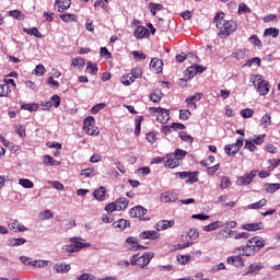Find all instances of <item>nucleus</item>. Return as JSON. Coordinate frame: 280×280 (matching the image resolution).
Masks as SVG:
<instances>
[{"instance_id":"16","label":"nucleus","mask_w":280,"mask_h":280,"mask_svg":"<svg viewBox=\"0 0 280 280\" xmlns=\"http://www.w3.org/2000/svg\"><path fill=\"white\" fill-rule=\"evenodd\" d=\"M174 224V220H161L156 223L155 229L156 231H167V229H172Z\"/></svg>"},{"instance_id":"5","label":"nucleus","mask_w":280,"mask_h":280,"mask_svg":"<svg viewBox=\"0 0 280 280\" xmlns=\"http://www.w3.org/2000/svg\"><path fill=\"white\" fill-rule=\"evenodd\" d=\"M258 173H259L258 170H253L243 176H238L236 178V185L238 187H246V186L250 185V183H253V179L257 176Z\"/></svg>"},{"instance_id":"46","label":"nucleus","mask_w":280,"mask_h":280,"mask_svg":"<svg viewBox=\"0 0 280 280\" xmlns=\"http://www.w3.org/2000/svg\"><path fill=\"white\" fill-rule=\"evenodd\" d=\"M250 12H253L250 9H249V7H248V4H246V3H244V2H241L240 4H238V14H250Z\"/></svg>"},{"instance_id":"57","label":"nucleus","mask_w":280,"mask_h":280,"mask_svg":"<svg viewBox=\"0 0 280 280\" xmlns=\"http://www.w3.org/2000/svg\"><path fill=\"white\" fill-rule=\"evenodd\" d=\"M61 250L63 253H78V250L75 249V245L73 243H71L69 245H63L61 247Z\"/></svg>"},{"instance_id":"54","label":"nucleus","mask_w":280,"mask_h":280,"mask_svg":"<svg viewBox=\"0 0 280 280\" xmlns=\"http://www.w3.org/2000/svg\"><path fill=\"white\" fill-rule=\"evenodd\" d=\"M173 154L176 156L177 161L180 162L185 156H187V151L182 149H176Z\"/></svg>"},{"instance_id":"22","label":"nucleus","mask_w":280,"mask_h":280,"mask_svg":"<svg viewBox=\"0 0 280 280\" xmlns=\"http://www.w3.org/2000/svg\"><path fill=\"white\" fill-rule=\"evenodd\" d=\"M113 226L117 229V231H126V229L130 226V221L126 219H119L118 221L113 223Z\"/></svg>"},{"instance_id":"11","label":"nucleus","mask_w":280,"mask_h":280,"mask_svg":"<svg viewBox=\"0 0 280 280\" xmlns=\"http://www.w3.org/2000/svg\"><path fill=\"white\" fill-rule=\"evenodd\" d=\"M248 244L253 245L256 253H259V249L266 246V241L261 236H254L248 240Z\"/></svg>"},{"instance_id":"39","label":"nucleus","mask_w":280,"mask_h":280,"mask_svg":"<svg viewBox=\"0 0 280 280\" xmlns=\"http://www.w3.org/2000/svg\"><path fill=\"white\" fill-rule=\"evenodd\" d=\"M266 205H268V200L260 199L259 201L249 205L248 209H261V207H266Z\"/></svg>"},{"instance_id":"35","label":"nucleus","mask_w":280,"mask_h":280,"mask_svg":"<svg viewBox=\"0 0 280 280\" xmlns=\"http://www.w3.org/2000/svg\"><path fill=\"white\" fill-rule=\"evenodd\" d=\"M264 36H271L272 38H277L279 36V30L275 27L266 28Z\"/></svg>"},{"instance_id":"20","label":"nucleus","mask_w":280,"mask_h":280,"mask_svg":"<svg viewBox=\"0 0 280 280\" xmlns=\"http://www.w3.org/2000/svg\"><path fill=\"white\" fill-rule=\"evenodd\" d=\"M228 264L236 268H244V258H242V256H230L228 257Z\"/></svg>"},{"instance_id":"47","label":"nucleus","mask_w":280,"mask_h":280,"mask_svg":"<svg viewBox=\"0 0 280 280\" xmlns=\"http://www.w3.org/2000/svg\"><path fill=\"white\" fill-rule=\"evenodd\" d=\"M81 176L84 178H93L95 176V168H84L81 171Z\"/></svg>"},{"instance_id":"45","label":"nucleus","mask_w":280,"mask_h":280,"mask_svg":"<svg viewBox=\"0 0 280 280\" xmlns=\"http://www.w3.org/2000/svg\"><path fill=\"white\" fill-rule=\"evenodd\" d=\"M10 86L8 84H0V97H8V95H10Z\"/></svg>"},{"instance_id":"62","label":"nucleus","mask_w":280,"mask_h":280,"mask_svg":"<svg viewBox=\"0 0 280 280\" xmlns=\"http://www.w3.org/2000/svg\"><path fill=\"white\" fill-rule=\"evenodd\" d=\"M77 280H95V276L86 272V273H82L79 277H77Z\"/></svg>"},{"instance_id":"63","label":"nucleus","mask_w":280,"mask_h":280,"mask_svg":"<svg viewBox=\"0 0 280 280\" xmlns=\"http://www.w3.org/2000/svg\"><path fill=\"white\" fill-rule=\"evenodd\" d=\"M44 165H56V160L51 155H44Z\"/></svg>"},{"instance_id":"13","label":"nucleus","mask_w":280,"mask_h":280,"mask_svg":"<svg viewBox=\"0 0 280 280\" xmlns=\"http://www.w3.org/2000/svg\"><path fill=\"white\" fill-rule=\"evenodd\" d=\"M140 240H159L161 237V234L154 230H148L143 231L139 235Z\"/></svg>"},{"instance_id":"12","label":"nucleus","mask_w":280,"mask_h":280,"mask_svg":"<svg viewBox=\"0 0 280 280\" xmlns=\"http://www.w3.org/2000/svg\"><path fill=\"white\" fill-rule=\"evenodd\" d=\"M84 240L80 237H71L70 238V244H74V248L77 249V253L79 250H82V248H91V243H83Z\"/></svg>"},{"instance_id":"7","label":"nucleus","mask_w":280,"mask_h":280,"mask_svg":"<svg viewBox=\"0 0 280 280\" xmlns=\"http://www.w3.org/2000/svg\"><path fill=\"white\" fill-rule=\"evenodd\" d=\"M145 213H148V210L142 206H136L129 211L130 218H139V220L142 221L149 220L148 218H145Z\"/></svg>"},{"instance_id":"21","label":"nucleus","mask_w":280,"mask_h":280,"mask_svg":"<svg viewBox=\"0 0 280 280\" xmlns=\"http://www.w3.org/2000/svg\"><path fill=\"white\" fill-rule=\"evenodd\" d=\"M161 202H176L178 195L176 192H163L160 197Z\"/></svg>"},{"instance_id":"30","label":"nucleus","mask_w":280,"mask_h":280,"mask_svg":"<svg viewBox=\"0 0 280 280\" xmlns=\"http://www.w3.org/2000/svg\"><path fill=\"white\" fill-rule=\"evenodd\" d=\"M222 226V221H214L206 226H203V231L211 232L215 231V229H220Z\"/></svg>"},{"instance_id":"44","label":"nucleus","mask_w":280,"mask_h":280,"mask_svg":"<svg viewBox=\"0 0 280 280\" xmlns=\"http://www.w3.org/2000/svg\"><path fill=\"white\" fill-rule=\"evenodd\" d=\"M9 16H13V19H16L18 21H23V19H25V14L19 10L9 11Z\"/></svg>"},{"instance_id":"37","label":"nucleus","mask_w":280,"mask_h":280,"mask_svg":"<svg viewBox=\"0 0 280 280\" xmlns=\"http://www.w3.org/2000/svg\"><path fill=\"white\" fill-rule=\"evenodd\" d=\"M131 55L133 56L136 62H141V60H145V58H148L145 52H141L137 50L131 51Z\"/></svg>"},{"instance_id":"3","label":"nucleus","mask_w":280,"mask_h":280,"mask_svg":"<svg viewBox=\"0 0 280 280\" xmlns=\"http://www.w3.org/2000/svg\"><path fill=\"white\" fill-rule=\"evenodd\" d=\"M152 255L151 253H144L143 255L139 256V254H136L131 256L130 264L131 266H140V268H145L150 261H152Z\"/></svg>"},{"instance_id":"58","label":"nucleus","mask_w":280,"mask_h":280,"mask_svg":"<svg viewBox=\"0 0 280 280\" xmlns=\"http://www.w3.org/2000/svg\"><path fill=\"white\" fill-rule=\"evenodd\" d=\"M142 122H143V116H140L138 119H136V129H135L136 136L141 135V124Z\"/></svg>"},{"instance_id":"43","label":"nucleus","mask_w":280,"mask_h":280,"mask_svg":"<svg viewBox=\"0 0 280 280\" xmlns=\"http://www.w3.org/2000/svg\"><path fill=\"white\" fill-rule=\"evenodd\" d=\"M196 75H198V73L196 72L195 66L188 67L186 70L187 80H192V78H196Z\"/></svg>"},{"instance_id":"36","label":"nucleus","mask_w":280,"mask_h":280,"mask_svg":"<svg viewBox=\"0 0 280 280\" xmlns=\"http://www.w3.org/2000/svg\"><path fill=\"white\" fill-rule=\"evenodd\" d=\"M150 101L153 102L154 104H159V102H161V91L160 90H154L150 94Z\"/></svg>"},{"instance_id":"27","label":"nucleus","mask_w":280,"mask_h":280,"mask_svg":"<svg viewBox=\"0 0 280 280\" xmlns=\"http://www.w3.org/2000/svg\"><path fill=\"white\" fill-rule=\"evenodd\" d=\"M243 250V255H245V257H253V255H255L257 252L254 249L253 244L250 245V243H247L246 246H244L242 248Z\"/></svg>"},{"instance_id":"41","label":"nucleus","mask_w":280,"mask_h":280,"mask_svg":"<svg viewBox=\"0 0 280 280\" xmlns=\"http://www.w3.org/2000/svg\"><path fill=\"white\" fill-rule=\"evenodd\" d=\"M59 19H61L63 23H70V21H74L75 19H78V16H75V14L65 13V14H60Z\"/></svg>"},{"instance_id":"32","label":"nucleus","mask_w":280,"mask_h":280,"mask_svg":"<svg viewBox=\"0 0 280 280\" xmlns=\"http://www.w3.org/2000/svg\"><path fill=\"white\" fill-rule=\"evenodd\" d=\"M86 69L91 75H97V71H100L97 63H93L92 61L86 62Z\"/></svg>"},{"instance_id":"60","label":"nucleus","mask_w":280,"mask_h":280,"mask_svg":"<svg viewBox=\"0 0 280 280\" xmlns=\"http://www.w3.org/2000/svg\"><path fill=\"white\" fill-rule=\"evenodd\" d=\"M234 58L236 60H243V58H246V49H238L234 52Z\"/></svg>"},{"instance_id":"6","label":"nucleus","mask_w":280,"mask_h":280,"mask_svg":"<svg viewBox=\"0 0 280 280\" xmlns=\"http://www.w3.org/2000/svg\"><path fill=\"white\" fill-rule=\"evenodd\" d=\"M244 145V138H238L235 143L225 145V154L228 156H235L240 149Z\"/></svg>"},{"instance_id":"61","label":"nucleus","mask_w":280,"mask_h":280,"mask_svg":"<svg viewBox=\"0 0 280 280\" xmlns=\"http://www.w3.org/2000/svg\"><path fill=\"white\" fill-rule=\"evenodd\" d=\"M15 132L16 135H19V137H25L26 132H25V126L23 125H16L15 127Z\"/></svg>"},{"instance_id":"59","label":"nucleus","mask_w":280,"mask_h":280,"mask_svg":"<svg viewBox=\"0 0 280 280\" xmlns=\"http://www.w3.org/2000/svg\"><path fill=\"white\" fill-rule=\"evenodd\" d=\"M221 189H228L231 187V179L228 176H223L220 184Z\"/></svg>"},{"instance_id":"53","label":"nucleus","mask_w":280,"mask_h":280,"mask_svg":"<svg viewBox=\"0 0 280 280\" xmlns=\"http://www.w3.org/2000/svg\"><path fill=\"white\" fill-rule=\"evenodd\" d=\"M191 56H194V54L189 52L188 55L185 52H182L179 55H176L175 60L176 62H185V60H187V58H191Z\"/></svg>"},{"instance_id":"51","label":"nucleus","mask_w":280,"mask_h":280,"mask_svg":"<svg viewBox=\"0 0 280 280\" xmlns=\"http://www.w3.org/2000/svg\"><path fill=\"white\" fill-rule=\"evenodd\" d=\"M191 117V112L189 109H180L179 110V119L183 121H187Z\"/></svg>"},{"instance_id":"25","label":"nucleus","mask_w":280,"mask_h":280,"mask_svg":"<svg viewBox=\"0 0 280 280\" xmlns=\"http://www.w3.org/2000/svg\"><path fill=\"white\" fill-rule=\"evenodd\" d=\"M170 119V110L162 108L161 113L156 117V121L160 124H166Z\"/></svg>"},{"instance_id":"55","label":"nucleus","mask_w":280,"mask_h":280,"mask_svg":"<svg viewBox=\"0 0 280 280\" xmlns=\"http://www.w3.org/2000/svg\"><path fill=\"white\" fill-rule=\"evenodd\" d=\"M21 108L23 110H30V113L34 112V110H38V104L33 103V104H24L21 106Z\"/></svg>"},{"instance_id":"26","label":"nucleus","mask_w":280,"mask_h":280,"mask_svg":"<svg viewBox=\"0 0 280 280\" xmlns=\"http://www.w3.org/2000/svg\"><path fill=\"white\" fill-rule=\"evenodd\" d=\"M115 202L118 211H125V209H128V203L130 201L126 197H120Z\"/></svg>"},{"instance_id":"49","label":"nucleus","mask_w":280,"mask_h":280,"mask_svg":"<svg viewBox=\"0 0 280 280\" xmlns=\"http://www.w3.org/2000/svg\"><path fill=\"white\" fill-rule=\"evenodd\" d=\"M254 115H255V110L250 108H245L241 110V116L243 117V119H250V117H253Z\"/></svg>"},{"instance_id":"19","label":"nucleus","mask_w":280,"mask_h":280,"mask_svg":"<svg viewBox=\"0 0 280 280\" xmlns=\"http://www.w3.org/2000/svg\"><path fill=\"white\" fill-rule=\"evenodd\" d=\"M264 270V262H254L248 267L246 275H259Z\"/></svg>"},{"instance_id":"17","label":"nucleus","mask_w":280,"mask_h":280,"mask_svg":"<svg viewBox=\"0 0 280 280\" xmlns=\"http://www.w3.org/2000/svg\"><path fill=\"white\" fill-rule=\"evenodd\" d=\"M55 8L58 12H65L71 8V0H56Z\"/></svg>"},{"instance_id":"56","label":"nucleus","mask_w":280,"mask_h":280,"mask_svg":"<svg viewBox=\"0 0 280 280\" xmlns=\"http://www.w3.org/2000/svg\"><path fill=\"white\" fill-rule=\"evenodd\" d=\"M199 236L200 233L198 232V229H190L187 232V237H189L190 240H198Z\"/></svg>"},{"instance_id":"34","label":"nucleus","mask_w":280,"mask_h":280,"mask_svg":"<svg viewBox=\"0 0 280 280\" xmlns=\"http://www.w3.org/2000/svg\"><path fill=\"white\" fill-rule=\"evenodd\" d=\"M25 34H28L30 36H35V38H43V34L38 32L37 27H31V28H24Z\"/></svg>"},{"instance_id":"31","label":"nucleus","mask_w":280,"mask_h":280,"mask_svg":"<svg viewBox=\"0 0 280 280\" xmlns=\"http://www.w3.org/2000/svg\"><path fill=\"white\" fill-rule=\"evenodd\" d=\"M120 82L121 84H124V86H130V84L135 82V78L130 73H128L120 78Z\"/></svg>"},{"instance_id":"50","label":"nucleus","mask_w":280,"mask_h":280,"mask_svg":"<svg viewBox=\"0 0 280 280\" xmlns=\"http://www.w3.org/2000/svg\"><path fill=\"white\" fill-rule=\"evenodd\" d=\"M249 43H252V45H254V47H258L259 49H260V47H262V43L257 35H252L249 37Z\"/></svg>"},{"instance_id":"9","label":"nucleus","mask_w":280,"mask_h":280,"mask_svg":"<svg viewBox=\"0 0 280 280\" xmlns=\"http://www.w3.org/2000/svg\"><path fill=\"white\" fill-rule=\"evenodd\" d=\"M178 165H180V162L174 153L166 154V161L164 162L165 167L174 170V167H178Z\"/></svg>"},{"instance_id":"29","label":"nucleus","mask_w":280,"mask_h":280,"mask_svg":"<svg viewBox=\"0 0 280 280\" xmlns=\"http://www.w3.org/2000/svg\"><path fill=\"white\" fill-rule=\"evenodd\" d=\"M265 190L268 194H275V191H279L280 189V184L279 183H275V184H265Z\"/></svg>"},{"instance_id":"42","label":"nucleus","mask_w":280,"mask_h":280,"mask_svg":"<svg viewBox=\"0 0 280 280\" xmlns=\"http://www.w3.org/2000/svg\"><path fill=\"white\" fill-rule=\"evenodd\" d=\"M129 73L132 75L133 80H140L143 75L141 68H133Z\"/></svg>"},{"instance_id":"1","label":"nucleus","mask_w":280,"mask_h":280,"mask_svg":"<svg viewBox=\"0 0 280 280\" xmlns=\"http://www.w3.org/2000/svg\"><path fill=\"white\" fill-rule=\"evenodd\" d=\"M213 21L219 30L220 38H228V36H231L237 30V23L235 21L224 20V13H217Z\"/></svg>"},{"instance_id":"18","label":"nucleus","mask_w":280,"mask_h":280,"mask_svg":"<svg viewBox=\"0 0 280 280\" xmlns=\"http://www.w3.org/2000/svg\"><path fill=\"white\" fill-rule=\"evenodd\" d=\"M133 36L138 39L148 38V36H150V30L145 28V26H138Z\"/></svg>"},{"instance_id":"28","label":"nucleus","mask_w":280,"mask_h":280,"mask_svg":"<svg viewBox=\"0 0 280 280\" xmlns=\"http://www.w3.org/2000/svg\"><path fill=\"white\" fill-rule=\"evenodd\" d=\"M33 268H47L51 266V261L49 260H33L32 265Z\"/></svg>"},{"instance_id":"15","label":"nucleus","mask_w":280,"mask_h":280,"mask_svg":"<svg viewBox=\"0 0 280 280\" xmlns=\"http://www.w3.org/2000/svg\"><path fill=\"white\" fill-rule=\"evenodd\" d=\"M150 69L154 73H161L163 71V60L156 58L151 59Z\"/></svg>"},{"instance_id":"24","label":"nucleus","mask_w":280,"mask_h":280,"mask_svg":"<svg viewBox=\"0 0 280 280\" xmlns=\"http://www.w3.org/2000/svg\"><path fill=\"white\" fill-rule=\"evenodd\" d=\"M93 196L96 200L101 202L104 201L106 198V187L101 186L98 189L94 190Z\"/></svg>"},{"instance_id":"40","label":"nucleus","mask_w":280,"mask_h":280,"mask_svg":"<svg viewBox=\"0 0 280 280\" xmlns=\"http://www.w3.org/2000/svg\"><path fill=\"white\" fill-rule=\"evenodd\" d=\"M84 65H85V61H84V58L82 57H77L71 62V67H77L78 69H82Z\"/></svg>"},{"instance_id":"2","label":"nucleus","mask_w":280,"mask_h":280,"mask_svg":"<svg viewBox=\"0 0 280 280\" xmlns=\"http://www.w3.org/2000/svg\"><path fill=\"white\" fill-rule=\"evenodd\" d=\"M250 82L253 84V86H257V93H259V95H266L267 93H270V85L268 83V81L264 80V77H261V74H253L250 77Z\"/></svg>"},{"instance_id":"8","label":"nucleus","mask_w":280,"mask_h":280,"mask_svg":"<svg viewBox=\"0 0 280 280\" xmlns=\"http://www.w3.org/2000/svg\"><path fill=\"white\" fill-rule=\"evenodd\" d=\"M126 244H128L129 250H148V246L139 244V241L135 236L127 237Z\"/></svg>"},{"instance_id":"64","label":"nucleus","mask_w":280,"mask_h":280,"mask_svg":"<svg viewBox=\"0 0 280 280\" xmlns=\"http://www.w3.org/2000/svg\"><path fill=\"white\" fill-rule=\"evenodd\" d=\"M45 71H46V69H45V66H43V65H37L35 67V75H38V77L45 75Z\"/></svg>"},{"instance_id":"10","label":"nucleus","mask_w":280,"mask_h":280,"mask_svg":"<svg viewBox=\"0 0 280 280\" xmlns=\"http://www.w3.org/2000/svg\"><path fill=\"white\" fill-rule=\"evenodd\" d=\"M8 226L10 231H14L15 233H25L27 228L19 222V220H10L8 222Z\"/></svg>"},{"instance_id":"23","label":"nucleus","mask_w":280,"mask_h":280,"mask_svg":"<svg viewBox=\"0 0 280 280\" xmlns=\"http://www.w3.org/2000/svg\"><path fill=\"white\" fill-rule=\"evenodd\" d=\"M243 231H261L264 229V223H246L242 225Z\"/></svg>"},{"instance_id":"52","label":"nucleus","mask_w":280,"mask_h":280,"mask_svg":"<svg viewBox=\"0 0 280 280\" xmlns=\"http://www.w3.org/2000/svg\"><path fill=\"white\" fill-rule=\"evenodd\" d=\"M104 108H106V104L98 103L92 107L91 113L92 115H97V113H100V110H104Z\"/></svg>"},{"instance_id":"38","label":"nucleus","mask_w":280,"mask_h":280,"mask_svg":"<svg viewBox=\"0 0 280 280\" xmlns=\"http://www.w3.org/2000/svg\"><path fill=\"white\" fill-rule=\"evenodd\" d=\"M19 185L24 187V189H32L34 187V183L27 178L19 179Z\"/></svg>"},{"instance_id":"33","label":"nucleus","mask_w":280,"mask_h":280,"mask_svg":"<svg viewBox=\"0 0 280 280\" xmlns=\"http://www.w3.org/2000/svg\"><path fill=\"white\" fill-rule=\"evenodd\" d=\"M270 124H272V116H270V114H265L260 118V126H262L264 128H268V126H270Z\"/></svg>"},{"instance_id":"4","label":"nucleus","mask_w":280,"mask_h":280,"mask_svg":"<svg viewBox=\"0 0 280 280\" xmlns=\"http://www.w3.org/2000/svg\"><path fill=\"white\" fill-rule=\"evenodd\" d=\"M83 129L90 137H97V135H100V129L95 126V118L93 116H89L84 119Z\"/></svg>"},{"instance_id":"48","label":"nucleus","mask_w":280,"mask_h":280,"mask_svg":"<svg viewBox=\"0 0 280 280\" xmlns=\"http://www.w3.org/2000/svg\"><path fill=\"white\" fill-rule=\"evenodd\" d=\"M194 183H198V172H190V175L186 179L187 185H194Z\"/></svg>"},{"instance_id":"14","label":"nucleus","mask_w":280,"mask_h":280,"mask_svg":"<svg viewBox=\"0 0 280 280\" xmlns=\"http://www.w3.org/2000/svg\"><path fill=\"white\" fill-rule=\"evenodd\" d=\"M54 268L57 275H67V272L71 270V265L62 261V262H57Z\"/></svg>"}]
</instances>
